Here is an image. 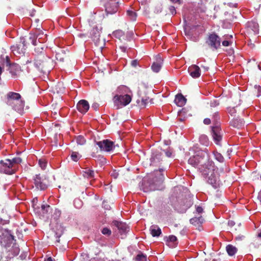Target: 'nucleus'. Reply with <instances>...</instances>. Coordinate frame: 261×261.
Listing matches in <instances>:
<instances>
[{
    "mask_svg": "<svg viewBox=\"0 0 261 261\" xmlns=\"http://www.w3.org/2000/svg\"><path fill=\"white\" fill-rule=\"evenodd\" d=\"M170 14L172 15H175L176 13V9L174 6H171L169 7Z\"/></svg>",
    "mask_w": 261,
    "mask_h": 261,
    "instance_id": "47",
    "label": "nucleus"
},
{
    "mask_svg": "<svg viewBox=\"0 0 261 261\" xmlns=\"http://www.w3.org/2000/svg\"><path fill=\"white\" fill-rule=\"evenodd\" d=\"M166 154L167 156L170 157L171 155V152L170 151H166Z\"/></svg>",
    "mask_w": 261,
    "mask_h": 261,
    "instance_id": "61",
    "label": "nucleus"
},
{
    "mask_svg": "<svg viewBox=\"0 0 261 261\" xmlns=\"http://www.w3.org/2000/svg\"><path fill=\"white\" fill-rule=\"evenodd\" d=\"M199 170L203 177L207 176L214 172V163L212 161H206L199 167Z\"/></svg>",
    "mask_w": 261,
    "mask_h": 261,
    "instance_id": "10",
    "label": "nucleus"
},
{
    "mask_svg": "<svg viewBox=\"0 0 261 261\" xmlns=\"http://www.w3.org/2000/svg\"><path fill=\"white\" fill-rule=\"evenodd\" d=\"M138 62L137 60H133L131 62V65L134 67H136L138 65Z\"/></svg>",
    "mask_w": 261,
    "mask_h": 261,
    "instance_id": "56",
    "label": "nucleus"
},
{
    "mask_svg": "<svg viewBox=\"0 0 261 261\" xmlns=\"http://www.w3.org/2000/svg\"><path fill=\"white\" fill-rule=\"evenodd\" d=\"M127 15L132 20H136L137 14L135 11L133 10H127Z\"/></svg>",
    "mask_w": 261,
    "mask_h": 261,
    "instance_id": "35",
    "label": "nucleus"
},
{
    "mask_svg": "<svg viewBox=\"0 0 261 261\" xmlns=\"http://www.w3.org/2000/svg\"><path fill=\"white\" fill-rule=\"evenodd\" d=\"M24 105V102L21 100H16V102L11 106L16 111L20 113L23 109Z\"/></svg>",
    "mask_w": 261,
    "mask_h": 261,
    "instance_id": "27",
    "label": "nucleus"
},
{
    "mask_svg": "<svg viewBox=\"0 0 261 261\" xmlns=\"http://www.w3.org/2000/svg\"><path fill=\"white\" fill-rule=\"evenodd\" d=\"M219 105V102L216 100H214L213 101H211L210 103V105L211 107H216Z\"/></svg>",
    "mask_w": 261,
    "mask_h": 261,
    "instance_id": "50",
    "label": "nucleus"
},
{
    "mask_svg": "<svg viewBox=\"0 0 261 261\" xmlns=\"http://www.w3.org/2000/svg\"><path fill=\"white\" fill-rule=\"evenodd\" d=\"M221 42L220 37L216 34L213 33L208 36L206 43L213 50H216L220 47Z\"/></svg>",
    "mask_w": 261,
    "mask_h": 261,
    "instance_id": "9",
    "label": "nucleus"
},
{
    "mask_svg": "<svg viewBox=\"0 0 261 261\" xmlns=\"http://www.w3.org/2000/svg\"><path fill=\"white\" fill-rule=\"evenodd\" d=\"M168 241H169V242L173 243V244L172 245V246L175 245L177 244L176 243L177 238L174 236H173V235L170 236L169 237Z\"/></svg>",
    "mask_w": 261,
    "mask_h": 261,
    "instance_id": "40",
    "label": "nucleus"
},
{
    "mask_svg": "<svg viewBox=\"0 0 261 261\" xmlns=\"http://www.w3.org/2000/svg\"><path fill=\"white\" fill-rule=\"evenodd\" d=\"M209 159L208 154L205 151L198 152L195 155L191 156L188 160V163L194 167L199 166L208 161Z\"/></svg>",
    "mask_w": 261,
    "mask_h": 261,
    "instance_id": "6",
    "label": "nucleus"
},
{
    "mask_svg": "<svg viewBox=\"0 0 261 261\" xmlns=\"http://www.w3.org/2000/svg\"><path fill=\"white\" fill-rule=\"evenodd\" d=\"M223 37H224V39L225 40H232V36L231 35H225V36H224Z\"/></svg>",
    "mask_w": 261,
    "mask_h": 261,
    "instance_id": "52",
    "label": "nucleus"
},
{
    "mask_svg": "<svg viewBox=\"0 0 261 261\" xmlns=\"http://www.w3.org/2000/svg\"><path fill=\"white\" fill-rule=\"evenodd\" d=\"M230 124L233 127L237 128H241L243 127L245 125V121L243 119L240 118H237L233 119L231 122Z\"/></svg>",
    "mask_w": 261,
    "mask_h": 261,
    "instance_id": "25",
    "label": "nucleus"
},
{
    "mask_svg": "<svg viewBox=\"0 0 261 261\" xmlns=\"http://www.w3.org/2000/svg\"><path fill=\"white\" fill-rule=\"evenodd\" d=\"M226 249L227 252L230 256L234 255L237 251V248L232 245H227L226 247Z\"/></svg>",
    "mask_w": 261,
    "mask_h": 261,
    "instance_id": "33",
    "label": "nucleus"
},
{
    "mask_svg": "<svg viewBox=\"0 0 261 261\" xmlns=\"http://www.w3.org/2000/svg\"><path fill=\"white\" fill-rule=\"evenodd\" d=\"M43 43H39L37 42V44H33L35 46V51L38 55H39V54L42 53L44 50V48L46 47Z\"/></svg>",
    "mask_w": 261,
    "mask_h": 261,
    "instance_id": "30",
    "label": "nucleus"
},
{
    "mask_svg": "<svg viewBox=\"0 0 261 261\" xmlns=\"http://www.w3.org/2000/svg\"><path fill=\"white\" fill-rule=\"evenodd\" d=\"M46 162L43 160H39V164L42 169H44L46 166Z\"/></svg>",
    "mask_w": 261,
    "mask_h": 261,
    "instance_id": "46",
    "label": "nucleus"
},
{
    "mask_svg": "<svg viewBox=\"0 0 261 261\" xmlns=\"http://www.w3.org/2000/svg\"><path fill=\"white\" fill-rule=\"evenodd\" d=\"M6 65L7 66H9V70L10 72L11 73L12 76L14 77L16 76V72H13V69H18L20 68L19 66L17 64H11L10 63V60L9 57L7 56L6 57Z\"/></svg>",
    "mask_w": 261,
    "mask_h": 261,
    "instance_id": "23",
    "label": "nucleus"
},
{
    "mask_svg": "<svg viewBox=\"0 0 261 261\" xmlns=\"http://www.w3.org/2000/svg\"><path fill=\"white\" fill-rule=\"evenodd\" d=\"M114 35L117 37L120 38L124 35V33L122 31H116L114 32Z\"/></svg>",
    "mask_w": 261,
    "mask_h": 261,
    "instance_id": "44",
    "label": "nucleus"
},
{
    "mask_svg": "<svg viewBox=\"0 0 261 261\" xmlns=\"http://www.w3.org/2000/svg\"><path fill=\"white\" fill-rule=\"evenodd\" d=\"M44 261H55V259H53L51 257H49L46 259H45Z\"/></svg>",
    "mask_w": 261,
    "mask_h": 261,
    "instance_id": "60",
    "label": "nucleus"
},
{
    "mask_svg": "<svg viewBox=\"0 0 261 261\" xmlns=\"http://www.w3.org/2000/svg\"><path fill=\"white\" fill-rule=\"evenodd\" d=\"M219 119L218 114L215 113L213 114L212 121L214 126L212 127V134L213 139L217 144H219L222 139V132L219 124L218 123V120Z\"/></svg>",
    "mask_w": 261,
    "mask_h": 261,
    "instance_id": "5",
    "label": "nucleus"
},
{
    "mask_svg": "<svg viewBox=\"0 0 261 261\" xmlns=\"http://www.w3.org/2000/svg\"><path fill=\"white\" fill-rule=\"evenodd\" d=\"M29 39L33 44H37V42L44 43L47 40V35L42 31L37 30L34 34H30Z\"/></svg>",
    "mask_w": 261,
    "mask_h": 261,
    "instance_id": "8",
    "label": "nucleus"
},
{
    "mask_svg": "<svg viewBox=\"0 0 261 261\" xmlns=\"http://www.w3.org/2000/svg\"><path fill=\"white\" fill-rule=\"evenodd\" d=\"M74 205L76 208H80L82 205V202L79 199H76L74 200Z\"/></svg>",
    "mask_w": 261,
    "mask_h": 261,
    "instance_id": "43",
    "label": "nucleus"
},
{
    "mask_svg": "<svg viewBox=\"0 0 261 261\" xmlns=\"http://www.w3.org/2000/svg\"><path fill=\"white\" fill-rule=\"evenodd\" d=\"M204 177L206 179L207 183L211 185L213 187L217 188L219 185V179L217 172L214 171Z\"/></svg>",
    "mask_w": 261,
    "mask_h": 261,
    "instance_id": "17",
    "label": "nucleus"
},
{
    "mask_svg": "<svg viewBox=\"0 0 261 261\" xmlns=\"http://www.w3.org/2000/svg\"><path fill=\"white\" fill-rule=\"evenodd\" d=\"M96 144L99 146L101 151L107 152L111 151L115 147L114 142L108 139L97 142Z\"/></svg>",
    "mask_w": 261,
    "mask_h": 261,
    "instance_id": "12",
    "label": "nucleus"
},
{
    "mask_svg": "<svg viewBox=\"0 0 261 261\" xmlns=\"http://www.w3.org/2000/svg\"><path fill=\"white\" fill-rule=\"evenodd\" d=\"M247 25L248 27L250 28L255 33H258L259 31V25L257 22L251 21L248 22Z\"/></svg>",
    "mask_w": 261,
    "mask_h": 261,
    "instance_id": "31",
    "label": "nucleus"
},
{
    "mask_svg": "<svg viewBox=\"0 0 261 261\" xmlns=\"http://www.w3.org/2000/svg\"><path fill=\"white\" fill-rule=\"evenodd\" d=\"M50 210V206L47 204H42L41 205V210L43 214H47Z\"/></svg>",
    "mask_w": 261,
    "mask_h": 261,
    "instance_id": "39",
    "label": "nucleus"
},
{
    "mask_svg": "<svg viewBox=\"0 0 261 261\" xmlns=\"http://www.w3.org/2000/svg\"><path fill=\"white\" fill-rule=\"evenodd\" d=\"M235 223L233 221H229L228 222V225L230 226H233L234 225Z\"/></svg>",
    "mask_w": 261,
    "mask_h": 261,
    "instance_id": "58",
    "label": "nucleus"
},
{
    "mask_svg": "<svg viewBox=\"0 0 261 261\" xmlns=\"http://www.w3.org/2000/svg\"><path fill=\"white\" fill-rule=\"evenodd\" d=\"M35 67L43 73L48 72L54 65L53 60L45 55H37L34 60Z\"/></svg>",
    "mask_w": 261,
    "mask_h": 261,
    "instance_id": "4",
    "label": "nucleus"
},
{
    "mask_svg": "<svg viewBox=\"0 0 261 261\" xmlns=\"http://www.w3.org/2000/svg\"><path fill=\"white\" fill-rule=\"evenodd\" d=\"M138 94L139 98L137 100V104L141 109L145 108L148 103L149 97L146 96L145 92L144 94L142 93L140 89L138 91Z\"/></svg>",
    "mask_w": 261,
    "mask_h": 261,
    "instance_id": "16",
    "label": "nucleus"
},
{
    "mask_svg": "<svg viewBox=\"0 0 261 261\" xmlns=\"http://www.w3.org/2000/svg\"><path fill=\"white\" fill-rule=\"evenodd\" d=\"M136 261H146L147 257L143 254H139L136 257Z\"/></svg>",
    "mask_w": 261,
    "mask_h": 261,
    "instance_id": "38",
    "label": "nucleus"
},
{
    "mask_svg": "<svg viewBox=\"0 0 261 261\" xmlns=\"http://www.w3.org/2000/svg\"><path fill=\"white\" fill-rule=\"evenodd\" d=\"M213 261H221L219 258L218 259H214Z\"/></svg>",
    "mask_w": 261,
    "mask_h": 261,
    "instance_id": "64",
    "label": "nucleus"
},
{
    "mask_svg": "<svg viewBox=\"0 0 261 261\" xmlns=\"http://www.w3.org/2000/svg\"><path fill=\"white\" fill-rule=\"evenodd\" d=\"M22 162L19 157L13 158L12 160L6 159V162L1 160L0 161V172L7 174H13L18 169V166Z\"/></svg>",
    "mask_w": 261,
    "mask_h": 261,
    "instance_id": "3",
    "label": "nucleus"
},
{
    "mask_svg": "<svg viewBox=\"0 0 261 261\" xmlns=\"http://www.w3.org/2000/svg\"><path fill=\"white\" fill-rule=\"evenodd\" d=\"M76 142L79 145H83L86 142V140L82 136H79L76 138Z\"/></svg>",
    "mask_w": 261,
    "mask_h": 261,
    "instance_id": "36",
    "label": "nucleus"
},
{
    "mask_svg": "<svg viewBox=\"0 0 261 261\" xmlns=\"http://www.w3.org/2000/svg\"><path fill=\"white\" fill-rule=\"evenodd\" d=\"M150 231L153 237H159L161 234V229L156 225H153L150 228Z\"/></svg>",
    "mask_w": 261,
    "mask_h": 261,
    "instance_id": "28",
    "label": "nucleus"
},
{
    "mask_svg": "<svg viewBox=\"0 0 261 261\" xmlns=\"http://www.w3.org/2000/svg\"><path fill=\"white\" fill-rule=\"evenodd\" d=\"M163 59L160 57V55H158L156 58V61L154 62L151 66V69L155 72H158L162 66L163 64Z\"/></svg>",
    "mask_w": 261,
    "mask_h": 261,
    "instance_id": "24",
    "label": "nucleus"
},
{
    "mask_svg": "<svg viewBox=\"0 0 261 261\" xmlns=\"http://www.w3.org/2000/svg\"><path fill=\"white\" fill-rule=\"evenodd\" d=\"M118 175V174L116 172H113L111 174V176H113L115 178H116Z\"/></svg>",
    "mask_w": 261,
    "mask_h": 261,
    "instance_id": "59",
    "label": "nucleus"
},
{
    "mask_svg": "<svg viewBox=\"0 0 261 261\" xmlns=\"http://www.w3.org/2000/svg\"><path fill=\"white\" fill-rule=\"evenodd\" d=\"M185 21L188 24H191L190 22H188V19H186V18H185Z\"/></svg>",
    "mask_w": 261,
    "mask_h": 261,
    "instance_id": "62",
    "label": "nucleus"
},
{
    "mask_svg": "<svg viewBox=\"0 0 261 261\" xmlns=\"http://www.w3.org/2000/svg\"><path fill=\"white\" fill-rule=\"evenodd\" d=\"M203 221L204 219L202 216H195L190 220V223L194 225L201 224L203 223Z\"/></svg>",
    "mask_w": 261,
    "mask_h": 261,
    "instance_id": "32",
    "label": "nucleus"
},
{
    "mask_svg": "<svg viewBox=\"0 0 261 261\" xmlns=\"http://www.w3.org/2000/svg\"><path fill=\"white\" fill-rule=\"evenodd\" d=\"M128 88L125 86H121L117 89L118 94L114 96L113 100L116 109H120L128 105L131 100V96L126 94Z\"/></svg>",
    "mask_w": 261,
    "mask_h": 261,
    "instance_id": "2",
    "label": "nucleus"
},
{
    "mask_svg": "<svg viewBox=\"0 0 261 261\" xmlns=\"http://www.w3.org/2000/svg\"><path fill=\"white\" fill-rule=\"evenodd\" d=\"M71 158L72 160L75 162H77L80 159L79 154L76 152H72L71 155Z\"/></svg>",
    "mask_w": 261,
    "mask_h": 261,
    "instance_id": "41",
    "label": "nucleus"
},
{
    "mask_svg": "<svg viewBox=\"0 0 261 261\" xmlns=\"http://www.w3.org/2000/svg\"><path fill=\"white\" fill-rule=\"evenodd\" d=\"M98 107L99 105L97 103H94L92 106V108L95 111L97 110Z\"/></svg>",
    "mask_w": 261,
    "mask_h": 261,
    "instance_id": "55",
    "label": "nucleus"
},
{
    "mask_svg": "<svg viewBox=\"0 0 261 261\" xmlns=\"http://www.w3.org/2000/svg\"><path fill=\"white\" fill-rule=\"evenodd\" d=\"M14 237L8 232L0 233V245L7 247L12 243Z\"/></svg>",
    "mask_w": 261,
    "mask_h": 261,
    "instance_id": "15",
    "label": "nucleus"
},
{
    "mask_svg": "<svg viewBox=\"0 0 261 261\" xmlns=\"http://www.w3.org/2000/svg\"><path fill=\"white\" fill-rule=\"evenodd\" d=\"M188 72L193 78L199 77L201 74L200 68L196 65L190 66L188 68Z\"/></svg>",
    "mask_w": 261,
    "mask_h": 261,
    "instance_id": "22",
    "label": "nucleus"
},
{
    "mask_svg": "<svg viewBox=\"0 0 261 261\" xmlns=\"http://www.w3.org/2000/svg\"><path fill=\"white\" fill-rule=\"evenodd\" d=\"M186 98L181 94H178L176 96L174 101L179 107H182L186 102Z\"/></svg>",
    "mask_w": 261,
    "mask_h": 261,
    "instance_id": "26",
    "label": "nucleus"
},
{
    "mask_svg": "<svg viewBox=\"0 0 261 261\" xmlns=\"http://www.w3.org/2000/svg\"><path fill=\"white\" fill-rule=\"evenodd\" d=\"M113 224L117 227L121 234L129 231V227L125 223L115 220L113 221Z\"/></svg>",
    "mask_w": 261,
    "mask_h": 261,
    "instance_id": "19",
    "label": "nucleus"
},
{
    "mask_svg": "<svg viewBox=\"0 0 261 261\" xmlns=\"http://www.w3.org/2000/svg\"><path fill=\"white\" fill-rule=\"evenodd\" d=\"M26 46L25 41L24 38H20V42L19 44L14 45L11 46L12 51L15 56L24 54V50Z\"/></svg>",
    "mask_w": 261,
    "mask_h": 261,
    "instance_id": "11",
    "label": "nucleus"
},
{
    "mask_svg": "<svg viewBox=\"0 0 261 261\" xmlns=\"http://www.w3.org/2000/svg\"><path fill=\"white\" fill-rule=\"evenodd\" d=\"M170 1L174 4H178L180 5L182 3V0H170Z\"/></svg>",
    "mask_w": 261,
    "mask_h": 261,
    "instance_id": "53",
    "label": "nucleus"
},
{
    "mask_svg": "<svg viewBox=\"0 0 261 261\" xmlns=\"http://www.w3.org/2000/svg\"><path fill=\"white\" fill-rule=\"evenodd\" d=\"M91 35L92 40L94 41L95 44L98 46L100 44L101 41L100 39V33L97 28H93L91 32Z\"/></svg>",
    "mask_w": 261,
    "mask_h": 261,
    "instance_id": "21",
    "label": "nucleus"
},
{
    "mask_svg": "<svg viewBox=\"0 0 261 261\" xmlns=\"http://www.w3.org/2000/svg\"><path fill=\"white\" fill-rule=\"evenodd\" d=\"M204 124L208 125L211 123V120L209 118H205L203 120Z\"/></svg>",
    "mask_w": 261,
    "mask_h": 261,
    "instance_id": "54",
    "label": "nucleus"
},
{
    "mask_svg": "<svg viewBox=\"0 0 261 261\" xmlns=\"http://www.w3.org/2000/svg\"><path fill=\"white\" fill-rule=\"evenodd\" d=\"M102 207L106 209V210H110V208H111V206L110 205L108 204V203L106 201H104L103 202H102Z\"/></svg>",
    "mask_w": 261,
    "mask_h": 261,
    "instance_id": "48",
    "label": "nucleus"
},
{
    "mask_svg": "<svg viewBox=\"0 0 261 261\" xmlns=\"http://www.w3.org/2000/svg\"><path fill=\"white\" fill-rule=\"evenodd\" d=\"M150 160L151 166L160 167L162 161L161 152L158 150L153 151Z\"/></svg>",
    "mask_w": 261,
    "mask_h": 261,
    "instance_id": "13",
    "label": "nucleus"
},
{
    "mask_svg": "<svg viewBox=\"0 0 261 261\" xmlns=\"http://www.w3.org/2000/svg\"><path fill=\"white\" fill-rule=\"evenodd\" d=\"M254 88L257 90V96H259L261 95V87L260 86L255 85L254 86Z\"/></svg>",
    "mask_w": 261,
    "mask_h": 261,
    "instance_id": "49",
    "label": "nucleus"
},
{
    "mask_svg": "<svg viewBox=\"0 0 261 261\" xmlns=\"http://www.w3.org/2000/svg\"><path fill=\"white\" fill-rule=\"evenodd\" d=\"M77 109L82 113H86L89 109L88 102L84 99L81 100L76 105Z\"/></svg>",
    "mask_w": 261,
    "mask_h": 261,
    "instance_id": "20",
    "label": "nucleus"
},
{
    "mask_svg": "<svg viewBox=\"0 0 261 261\" xmlns=\"http://www.w3.org/2000/svg\"><path fill=\"white\" fill-rule=\"evenodd\" d=\"M213 153L216 160L220 163H223L224 162V159L221 153L217 151H214Z\"/></svg>",
    "mask_w": 261,
    "mask_h": 261,
    "instance_id": "34",
    "label": "nucleus"
},
{
    "mask_svg": "<svg viewBox=\"0 0 261 261\" xmlns=\"http://www.w3.org/2000/svg\"><path fill=\"white\" fill-rule=\"evenodd\" d=\"M83 175L85 177L88 178H94L95 176L94 171L90 168H86L83 170Z\"/></svg>",
    "mask_w": 261,
    "mask_h": 261,
    "instance_id": "29",
    "label": "nucleus"
},
{
    "mask_svg": "<svg viewBox=\"0 0 261 261\" xmlns=\"http://www.w3.org/2000/svg\"><path fill=\"white\" fill-rule=\"evenodd\" d=\"M232 40H225L224 39L222 41V45L224 46H228L229 45H231L232 44Z\"/></svg>",
    "mask_w": 261,
    "mask_h": 261,
    "instance_id": "45",
    "label": "nucleus"
},
{
    "mask_svg": "<svg viewBox=\"0 0 261 261\" xmlns=\"http://www.w3.org/2000/svg\"><path fill=\"white\" fill-rule=\"evenodd\" d=\"M103 1H105L104 6L107 15L115 14L118 11L119 8L118 0Z\"/></svg>",
    "mask_w": 261,
    "mask_h": 261,
    "instance_id": "7",
    "label": "nucleus"
},
{
    "mask_svg": "<svg viewBox=\"0 0 261 261\" xmlns=\"http://www.w3.org/2000/svg\"><path fill=\"white\" fill-rule=\"evenodd\" d=\"M34 184L37 189L44 190L48 187L47 181L45 178H42L40 175H36L34 179Z\"/></svg>",
    "mask_w": 261,
    "mask_h": 261,
    "instance_id": "14",
    "label": "nucleus"
},
{
    "mask_svg": "<svg viewBox=\"0 0 261 261\" xmlns=\"http://www.w3.org/2000/svg\"><path fill=\"white\" fill-rule=\"evenodd\" d=\"M21 96L18 93L10 92L7 94L6 103L7 105L12 106L16 100H20Z\"/></svg>",
    "mask_w": 261,
    "mask_h": 261,
    "instance_id": "18",
    "label": "nucleus"
},
{
    "mask_svg": "<svg viewBox=\"0 0 261 261\" xmlns=\"http://www.w3.org/2000/svg\"><path fill=\"white\" fill-rule=\"evenodd\" d=\"M119 49L123 53H125L126 51L127 48L124 46H119Z\"/></svg>",
    "mask_w": 261,
    "mask_h": 261,
    "instance_id": "57",
    "label": "nucleus"
},
{
    "mask_svg": "<svg viewBox=\"0 0 261 261\" xmlns=\"http://www.w3.org/2000/svg\"><path fill=\"white\" fill-rule=\"evenodd\" d=\"M101 232L102 234L106 235L107 236H109L111 234V230L107 227H105L102 228V229L101 230Z\"/></svg>",
    "mask_w": 261,
    "mask_h": 261,
    "instance_id": "42",
    "label": "nucleus"
},
{
    "mask_svg": "<svg viewBox=\"0 0 261 261\" xmlns=\"http://www.w3.org/2000/svg\"><path fill=\"white\" fill-rule=\"evenodd\" d=\"M162 168L154 171L153 174L144 178L143 180V190L145 192L158 190L160 185L163 182L164 176L162 173Z\"/></svg>",
    "mask_w": 261,
    "mask_h": 261,
    "instance_id": "1",
    "label": "nucleus"
},
{
    "mask_svg": "<svg viewBox=\"0 0 261 261\" xmlns=\"http://www.w3.org/2000/svg\"><path fill=\"white\" fill-rule=\"evenodd\" d=\"M191 205V203L187 204L186 206V208L189 207Z\"/></svg>",
    "mask_w": 261,
    "mask_h": 261,
    "instance_id": "63",
    "label": "nucleus"
},
{
    "mask_svg": "<svg viewBox=\"0 0 261 261\" xmlns=\"http://www.w3.org/2000/svg\"><path fill=\"white\" fill-rule=\"evenodd\" d=\"M199 140L202 144L205 145H207V144L208 143V138L205 135H201L199 138Z\"/></svg>",
    "mask_w": 261,
    "mask_h": 261,
    "instance_id": "37",
    "label": "nucleus"
},
{
    "mask_svg": "<svg viewBox=\"0 0 261 261\" xmlns=\"http://www.w3.org/2000/svg\"><path fill=\"white\" fill-rule=\"evenodd\" d=\"M196 213H198V214H200L203 212V208L200 206H197L196 207Z\"/></svg>",
    "mask_w": 261,
    "mask_h": 261,
    "instance_id": "51",
    "label": "nucleus"
}]
</instances>
